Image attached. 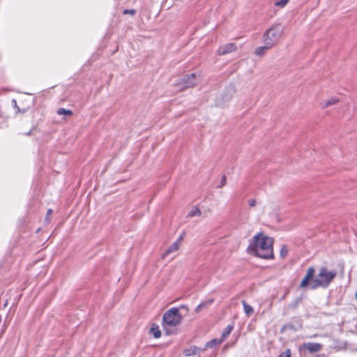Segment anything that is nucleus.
Wrapping results in <instances>:
<instances>
[{
	"mask_svg": "<svg viewBox=\"0 0 357 357\" xmlns=\"http://www.w3.org/2000/svg\"><path fill=\"white\" fill-rule=\"evenodd\" d=\"M315 269L313 266L307 268L306 275L300 284L301 288L310 284L311 289L321 287L326 289L337 275L335 270L328 271L325 266L319 268L318 274L314 277Z\"/></svg>",
	"mask_w": 357,
	"mask_h": 357,
	"instance_id": "1",
	"label": "nucleus"
},
{
	"mask_svg": "<svg viewBox=\"0 0 357 357\" xmlns=\"http://www.w3.org/2000/svg\"><path fill=\"white\" fill-rule=\"evenodd\" d=\"M273 239L262 233L257 234L250 241L248 252L255 256L271 259L274 258Z\"/></svg>",
	"mask_w": 357,
	"mask_h": 357,
	"instance_id": "2",
	"label": "nucleus"
},
{
	"mask_svg": "<svg viewBox=\"0 0 357 357\" xmlns=\"http://www.w3.org/2000/svg\"><path fill=\"white\" fill-rule=\"evenodd\" d=\"M183 317L179 312V308L172 307L166 311L162 317V325L167 335L175 333V328L182 321Z\"/></svg>",
	"mask_w": 357,
	"mask_h": 357,
	"instance_id": "3",
	"label": "nucleus"
},
{
	"mask_svg": "<svg viewBox=\"0 0 357 357\" xmlns=\"http://www.w3.org/2000/svg\"><path fill=\"white\" fill-rule=\"evenodd\" d=\"M282 33V29L280 24L273 25L263 36L264 44L268 46H275L278 44Z\"/></svg>",
	"mask_w": 357,
	"mask_h": 357,
	"instance_id": "4",
	"label": "nucleus"
},
{
	"mask_svg": "<svg viewBox=\"0 0 357 357\" xmlns=\"http://www.w3.org/2000/svg\"><path fill=\"white\" fill-rule=\"evenodd\" d=\"M199 82V79L195 73H191L189 75H185L181 79V82L180 83L182 86L181 89L190 88L196 85Z\"/></svg>",
	"mask_w": 357,
	"mask_h": 357,
	"instance_id": "5",
	"label": "nucleus"
},
{
	"mask_svg": "<svg viewBox=\"0 0 357 357\" xmlns=\"http://www.w3.org/2000/svg\"><path fill=\"white\" fill-rule=\"evenodd\" d=\"M236 45L234 43H227L226 45H222L218 49V54L225 55L226 54L230 53L236 50Z\"/></svg>",
	"mask_w": 357,
	"mask_h": 357,
	"instance_id": "6",
	"label": "nucleus"
},
{
	"mask_svg": "<svg viewBox=\"0 0 357 357\" xmlns=\"http://www.w3.org/2000/svg\"><path fill=\"white\" fill-rule=\"evenodd\" d=\"M303 347L310 353L318 352L322 349V345L317 342H307L303 344Z\"/></svg>",
	"mask_w": 357,
	"mask_h": 357,
	"instance_id": "7",
	"label": "nucleus"
},
{
	"mask_svg": "<svg viewBox=\"0 0 357 357\" xmlns=\"http://www.w3.org/2000/svg\"><path fill=\"white\" fill-rule=\"evenodd\" d=\"M183 239V236L181 235L178 238L177 240L172 244L171 245L168 249L165 251V252L162 255V257L165 258L166 256H167L169 254L172 253V252H176V250H178V248H179V245H180V243H181V241H182Z\"/></svg>",
	"mask_w": 357,
	"mask_h": 357,
	"instance_id": "8",
	"label": "nucleus"
},
{
	"mask_svg": "<svg viewBox=\"0 0 357 357\" xmlns=\"http://www.w3.org/2000/svg\"><path fill=\"white\" fill-rule=\"evenodd\" d=\"M201 349L195 346L191 347L188 349H186L183 351V354L186 356H195L199 354Z\"/></svg>",
	"mask_w": 357,
	"mask_h": 357,
	"instance_id": "9",
	"label": "nucleus"
},
{
	"mask_svg": "<svg viewBox=\"0 0 357 357\" xmlns=\"http://www.w3.org/2000/svg\"><path fill=\"white\" fill-rule=\"evenodd\" d=\"M222 342H223L222 339H221L220 337V338H213L211 340L207 342L205 344V347L206 348H213V347H215L220 344Z\"/></svg>",
	"mask_w": 357,
	"mask_h": 357,
	"instance_id": "10",
	"label": "nucleus"
},
{
	"mask_svg": "<svg viewBox=\"0 0 357 357\" xmlns=\"http://www.w3.org/2000/svg\"><path fill=\"white\" fill-rule=\"evenodd\" d=\"M273 47L272 46H268L267 44H264V46L258 47L255 49V53L259 56H263L266 52L270 48Z\"/></svg>",
	"mask_w": 357,
	"mask_h": 357,
	"instance_id": "11",
	"label": "nucleus"
},
{
	"mask_svg": "<svg viewBox=\"0 0 357 357\" xmlns=\"http://www.w3.org/2000/svg\"><path fill=\"white\" fill-rule=\"evenodd\" d=\"M234 328V326L232 324L228 325L222 331L221 335V339H222V341L224 342L228 336L230 335L231 332L232 331Z\"/></svg>",
	"mask_w": 357,
	"mask_h": 357,
	"instance_id": "12",
	"label": "nucleus"
},
{
	"mask_svg": "<svg viewBox=\"0 0 357 357\" xmlns=\"http://www.w3.org/2000/svg\"><path fill=\"white\" fill-rule=\"evenodd\" d=\"M150 332L155 338H159L161 336L160 328L157 324H152Z\"/></svg>",
	"mask_w": 357,
	"mask_h": 357,
	"instance_id": "13",
	"label": "nucleus"
},
{
	"mask_svg": "<svg viewBox=\"0 0 357 357\" xmlns=\"http://www.w3.org/2000/svg\"><path fill=\"white\" fill-rule=\"evenodd\" d=\"M339 101V99L336 97H332L328 100H326L324 103L322 104V107H328L329 106H331L333 105H335Z\"/></svg>",
	"mask_w": 357,
	"mask_h": 357,
	"instance_id": "14",
	"label": "nucleus"
},
{
	"mask_svg": "<svg viewBox=\"0 0 357 357\" xmlns=\"http://www.w3.org/2000/svg\"><path fill=\"white\" fill-rule=\"evenodd\" d=\"M244 312L248 317H250L254 312L251 305H248L245 301H242Z\"/></svg>",
	"mask_w": 357,
	"mask_h": 357,
	"instance_id": "15",
	"label": "nucleus"
},
{
	"mask_svg": "<svg viewBox=\"0 0 357 357\" xmlns=\"http://www.w3.org/2000/svg\"><path fill=\"white\" fill-rule=\"evenodd\" d=\"M201 215V211L199 208L195 207L193 208L189 213L188 216L190 217H194V216H199Z\"/></svg>",
	"mask_w": 357,
	"mask_h": 357,
	"instance_id": "16",
	"label": "nucleus"
},
{
	"mask_svg": "<svg viewBox=\"0 0 357 357\" xmlns=\"http://www.w3.org/2000/svg\"><path fill=\"white\" fill-rule=\"evenodd\" d=\"M57 114L59 115L65 114L70 116L73 114V112L70 109H66L64 108H59L57 111Z\"/></svg>",
	"mask_w": 357,
	"mask_h": 357,
	"instance_id": "17",
	"label": "nucleus"
},
{
	"mask_svg": "<svg viewBox=\"0 0 357 357\" xmlns=\"http://www.w3.org/2000/svg\"><path fill=\"white\" fill-rule=\"evenodd\" d=\"M289 0H275V5L279 8H284Z\"/></svg>",
	"mask_w": 357,
	"mask_h": 357,
	"instance_id": "18",
	"label": "nucleus"
},
{
	"mask_svg": "<svg viewBox=\"0 0 357 357\" xmlns=\"http://www.w3.org/2000/svg\"><path fill=\"white\" fill-rule=\"evenodd\" d=\"M288 252H289V250H288L287 247L286 245H282V247L281 248V250H280V257L282 258L286 257Z\"/></svg>",
	"mask_w": 357,
	"mask_h": 357,
	"instance_id": "19",
	"label": "nucleus"
},
{
	"mask_svg": "<svg viewBox=\"0 0 357 357\" xmlns=\"http://www.w3.org/2000/svg\"><path fill=\"white\" fill-rule=\"evenodd\" d=\"M213 301H214L213 298H210L206 301H202L200 303V305L204 309V308L207 307L208 306H209L210 305H211L213 303Z\"/></svg>",
	"mask_w": 357,
	"mask_h": 357,
	"instance_id": "20",
	"label": "nucleus"
},
{
	"mask_svg": "<svg viewBox=\"0 0 357 357\" xmlns=\"http://www.w3.org/2000/svg\"><path fill=\"white\" fill-rule=\"evenodd\" d=\"M278 357H291V350L289 349H286L284 352H282Z\"/></svg>",
	"mask_w": 357,
	"mask_h": 357,
	"instance_id": "21",
	"label": "nucleus"
},
{
	"mask_svg": "<svg viewBox=\"0 0 357 357\" xmlns=\"http://www.w3.org/2000/svg\"><path fill=\"white\" fill-rule=\"evenodd\" d=\"M226 181H227L226 176H223L221 178L220 183V185H219L218 187V188H222V187H223V186L226 184Z\"/></svg>",
	"mask_w": 357,
	"mask_h": 357,
	"instance_id": "22",
	"label": "nucleus"
},
{
	"mask_svg": "<svg viewBox=\"0 0 357 357\" xmlns=\"http://www.w3.org/2000/svg\"><path fill=\"white\" fill-rule=\"evenodd\" d=\"M257 204V201L256 199H249L248 200V205L250 206V207H253L256 205Z\"/></svg>",
	"mask_w": 357,
	"mask_h": 357,
	"instance_id": "23",
	"label": "nucleus"
},
{
	"mask_svg": "<svg viewBox=\"0 0 357 357\" xmlns=\"http://www.w3.org/2000/svg\"><path fill=\"white\" fill-rule=\"evenodd\" d=\"M123 13V14H131V15H134V14L135 13V10H132V9H131V10H128V9H126V10H124Z\"/></svg>",
	"mask_w": 357,
	"mask_h": 357,
	"instance_id": "24",
	"label": "nucleus"
},
{
	"mask_svg": "<svg viewBox=\"0 0 357 357\" xmlns=\"http://www.w3.org/2000/svg\"><path fill=\"white\" fill-rule=\"evenodd\" d=\"M203 309H204V308H203V307H202V305L199 304V305H198L195 307V312L196 313H199V312H200Z\"/></svg>",
	"mask_w": 357,
	"mask_h": 357,
	"instance_id": "25",
	"label": "nucleus"
},
{
	"mask_svg": "<svg viewBox=\"0 0 357 357\" xmlns=\"http://www.w3.org/2000/svg\"><path fill=\"white\" fill-rule=\"evenodd\" d=\"M52 213V210L50 209V208L48 209L47 211V215H46L45 220H48V216L51 215Z\"/></svg>",
	"mask_w": 357,
	"mask_h": 357,
	"instance_id": "26",
	"label": "nucleus"
},
{
	"mask_svg": "<svg viewBox=\"0 0 357 357\" xmlns=\"http://www.w3.org/2000/svg\"><path fill=\"white\" fill-rule=\"evenodd\" d=\"M179 309H185L186 310V311H188V308L186 305H181L179 307Z\"/></svg>",
	"mask_w": 357,
	"mask_h": 357,
	"instance_id": "27",
	"label": "nucleus"
},
{
	"mask_svg": "<svg viewBox=\"0 0 357 357\" xmlns=\"http://www.w3.org/2000/svg\"><path fill=\"white\" fill-rule=\"evenodd\" d=\"M228 90H229V91L231 93H234V88H233V87H231H231H229V88L228 89Z\"/></svg>",
	"mask_w": 357,
	"mask_h": 357,
	"instance_id": "28",
	"label": "nucleus"
},
{
	"mask_svg": "<svg viewBox=\"0 0 357 357\" xmlns=\"http://www.w3.org/2000/svg\"><path fill=\"white\" fill-rule=\"evenodd\" d=\"M13 102H14V106L17 107V102L15 100H13Z\"/></svg>",
	"mask_w": 357,
	"mask_h": 357,
	"instance_id": "29",
	"label": "nucleus"
}]
</instances>
